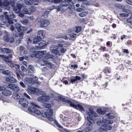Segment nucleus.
Returning <instances> with one entry per match:
<instances>
[{
  "label": "nucleus",
  "instance_id": "f257e3e1",
  "mask_svg": "<svg viewBox=\"0 0 132 132\" xmlns=\"http://www.w3.org/2000/svg\"><path fill=\"white\" fill-rule=\"evenodd\" d=\"M89 112H86L87 120L89 121L87 123V127L84 129V130L86 132H89L91 131L93 129V125L94 122V121L93 122L91 121L93 120L92 117H96L98 116V114L94 111L92 108H89Z\"/></svg>",
  "mask_w": 132,
  "mask_h": 132
},
{
  "label": "nucleus",
  "instance_id": "f03ea898",
  "mask_svg": "<svg viewBox=\"0 0 132 132\" xmlns=\"http://www.w3.org/2000/svg\"><path fill=\"white\" fill-rule=\"evenodd\" d=\"M113 123V121H112L107 120L106 119H103L102 121H98L97 122V124L101 126L102 129L104 131L107 129H111L112 128V127L108 123L112 124Z\"/></svg>",
  "mask_w": 132,
  "mask_h": 132
},
{
  "label": "nucleus",
  "instance_id": "7ed1b4c3",
  "mask_svg": "<svg viewBox=\"0 0 132 132\" xmlns=\"http://www.w3.org/2000/svg\"><path fill=\"white\" fill-rule=\"evenodd\" d=\"M27 91L30 94H44V92L41 89L32 86H29Z\"/></svg>",
  "mask_w": 132,
  "mask_h": 132
},
{
  "label": "nucleus",
  "instance_id": "20e7f679",
  "mask_svg": "<svg viewBox=\"0 0 132 132\" xmlns=\"http://www.w3.org/2000/svg\"><path fill=\"white\" fill-rule=\"evenodd\" d=\"M61 99L64 102H65L67 103H69L71 106L73 107L74 108L81 111H85V110L84 108L81 105L79 104H78L77 105L75 104L70 101L66 100L63 98H61Z\"/></svg>",
  "mask_w": 132,
  "mask_h": 132
},
{
  "label": "nucleus",
  "instance_id": "39448f33",
  "mask_svg": "<svg viewBox=\"0 0 132 132\" xmlns=\"http://www.w3.org/2000/svg\"><path fill=\"white\" fill-rule=\"evenodd\" d=\"M12 94L11 91L7 89L5 87L0 86V99L2 97V95L6 96H9Z\"/></svg>",
  "mask_w": 132,
  "mask_h": 132
},
{
  "label": "nucleus",
  "instance_id": "423d86ee",
  "mask_svg": "<svg viewBox=\"0 0 132 132\" xmlns=\"http://www.w3.org/2000/svg\"><path fill=\"white\" fill-rule=\"evenodd\" d=\"M7 88L9 89L12 90L17 92L20 90V89L19 87L15 84L11 83L9 84L7 86Z\"/></svg>",
  "mask_w": 132,
  "mask_h": 132
},
{
  "label": "nucleus",
  "instance_id": "0eeeda50",
  "mask_svg": "<svg viewBox=\"0 0 132 132\" xmlns=\"http://www.w3.org/2000/svg\"><path fill=\"white\" fill-rule=\"evenodd\" d=\"M50 99V97L48 95H44L39 97L37 98V100L40 102L43 103L49 101Z\"/></svg>",
  "mask_w": 132,
  "mask_h": 132
},
{
  "label": "nucleus",
  "instance_id": "6e6552de",
  "mask_svg": "<svg viewBox=\"0 0 132 132\" xmlns=\"http://www.w3.org/2000/svg\"><path fill=\"white\" fill-rule=\"evenodd\" d=\"M21 1H19L17 3V6L13 8V10L16 13H18L20 11V10L23 4H21Z\"/></svg>",
  "mask_w": 132,
  "mask_h": 132
},
{
  "label": "nucleus",
  "instance_id": "1a4fd4ad",
  "mask_svg": "<svg viewBox=\"0 0 132 132\" xmlns=\"http://www.w3.org/2000/svg\"><path fill=\"white\" fill-rule=\"evenodd\" d=\"M19 103L25 108L27 107L29 104L28 102L24 98H21L19 101Z\"/></svg>",
  "mask_w": 132,
  "mask_h": 132
},
{
  "label": "nucleus",
  "instance_id": "9d476101",
  "mask_svg": "<svg viewBox=\"0 0 132 132\" xmlns=\"http://www.w3.org/2000/svg\"><path fill=\"white\" fill-rule=\"evenodd\" d=\"M40 26L41 27H46L50 24V22L46 20H41Z\"/></svg>",
  "mask_w": 132,
  "mask_h": 132
},
{
  "label": "nucleus",
  "instance_id": "9b49d317",
  "mask_svg": "<svg viewBox=\"0 0 132 132\" xmlns=\"http://www.w3.org/2000/svg\"><path fill=\"white\" fill-rule=\"evenodd\" d=\"M11 75L12 76L11 77V76L9 77L6 78L5 79V81L7 82L11 83L16 82L17 81V80L15 78L12 77L15 76V75L12 74V75Z\"/></svg>",
  "mask_w": 132,
  "mask_h": 132
},
{
  "label": "nucleus",
  "instance_id": "f8f14e48",
  "mask_svg": "<svg viewBox=\"0 0 132 132\" xmlns=\"http://www.w3.org/2000/svg\"><path fill=\"white\" fill-rule=\"evenodd\" d=\"M31 107L28 108V110L29 111L34 112V110H35V108L34 107L39 108V106L33 102H31L30 103Z\"/></svg>",
  "mask_w": 132,
  "mask_h": 132
},
{
  "label": "nucleus",
  "instance_id": "ddd939ff",
  "mask_svg": "<svg viewBox=\"0 0 132 132\" xmlns=\"http://www.w3.org/2000/svg\"><path fill=\"white\" fill-rule=\"evenodd\" d=\"M24 82L27 85L32 84L33 83V81L32 78L31 77H28L25 78L24 80Z\"/></svg>",
  "mask_w": 132,
  "mask_h": 132
},
{
  "label": "nucleus",
  "instance_id": "4468645a",
  "mask_svg": "<svg viewBox=\"0 0 132 132\" xmlns=\"http://www.w3.org/2000/svg\"><path fill=\"white\" fill-rule=\"evenodd\" d=\"M46 45V44L45 41L40 40L37 45H36V46L38 48H42L43 47L45 46Z\"/></svg>",
  "mask_w": 132,
  "mask_h": 132
},
{
  "label": "nucleus",
  "instance_id": "2eb2a0df",
  "mask_svg": "<svg viewBox=\"0 0 132 132\" xmlns=\"http://www.w3.org/2000/svg\"><path fill=\"white\" fill-rule=\"evenodd\" d=\"M51 116H52L49 115V116H48V117H47V118L51 121H54L55 123L59 127L61 128H63V127L57 122L56 120H55V119H53Z\"/></svg>",
  "mask_w": 132,
  "mask_h": 132
},
{
  "label": "nucleus",
  "instance_id": "dca6fc26",
  "mask_svg": "<svg viewBox=\"0 0 132 132\" xmlns=\"http://www.w3.org/2000/svg\"><path fill=\"white\" fill-rule=\"evenodd\" d=\"M81 78L78 76H76L75 77H72L70 81L72 83L77 81L78 80H79Z\"/></svg>",
  "mask_w": 132,
  "mask_h": 132
},
{
  "label": "nucleus",
  "instance_id": "f3484780",
  "mask_svg": "<svg viewBox=\"0 0 132 132\" xmlns=\"http://www.w3.org/2000/svg\"><path fill=\"white\" fill-rule=\"evenodd\" d=\"M46 52L45 51H38L37 52V53H37L36 58H38L40 56L43 55Z\"/></svg>",
  "mask_w": 132,
  "mask_h": 132
},
{
  "label": "nucleus",
  "instance_id": "a211bd4d",
  "mask_svg": "<svg viewBox=\"0 0 132 132\" xmlns=\"http://www.w3.org/2000/svg\"><path fill=\"white\" fill-rule=\"evenodd\" d=\"M15 27L17 29L18 32H20L21 31L22 26L20 23H16L15 24Z\"/></svg>",
  "mask_w": 132,
  "mask_h": 132
},
{
  "label": "nucleus",
  "instance_id": "6ab92c4d",
  "mask_svg": "<svg viewBox=\"0 0 132 132\" xmlns=\"http://www.w3.org/2000/svg\"><path fill=\"white\" fill-rule=\"evenodd\" d=\"M0 50L2 53H10L11 52V51L10 50L6 48H0Z\"/></svg>",
  "mask_w": 132,
  "mask_h": 132
},
{
  "label": "nucleus",
  "instance_id": "aec40b11",
  "mask_svg": "<svg viewBox=\"0 0 132 132\" xmlns=\"http://www.w3.org/2000/svg\"><path fill=\"white\" fill-rule=\"evenodd\" d=\"M28 71L30 72L33 73L35 72V69L31 65H29L28 67Z\"/></svg>",
  "mask_w": 132,
  "mask_h": 132
},
{
  "label": "nucleus",
  "instance_id": "412c9836",
  "mask_svg": "<svg viewBox=\"0 0 132 132\" xmlns=\"http://www.w3.org/2000/svg\"><path fill=\"white\" fill-rule=\"evenodd\" d=\"M42 61L44 64V65H46L47 67H49V68H51L52 67L51 64L47 60L43 59Z\"/></svg>",
  "mask_w": 132,
  "mask_h": 132
},
{
  "label": "nucleus",
  "instance_id": "4be33fe9",
  "mask_svg": "<svg viewBox=\"0 0 132 132\" xmlns=\"http://www.w3.org/2000/svg\"><path fill=\"white\" fill-rule=\"evenodd\" d=\"M0 56L1 57L3 58V60L6 62L7 63H10L11 61L9 60V57L8 56L5 55H0Z\"/></svg>",
  "mask_w": 132,
  "mask_h": 132
},
{
  "label": "nucleus",
  "instance_id": "5701e85b",
  "mask_svg": "<svg viewBox=\"0 0 132 132\" xmlns=\"http://www.w3.org/2000/svg\"><path fill=\"white\" fill-rule=\"evenodd\" d=\"M41 39L40 37L37 36L34 38L33 39V43L34 44H36L37 45L39 41Z\"/></svg>",
  "mask_w": 132,
  "mask_h": 132
},
{
  "label": "nucleus",
  "instance_id": "b1692460",
  "mask_svg": "<svg viewBox=\"0 0 132 132\" xmlns=\"http://www.w3.org/2000/svg\"><path fill=\"white\" fill-rule=\"evenodd\" d=\"M58 48L59 47L58 46L54 45H52L50 47V50L52 53L55 50H57Z\"/></svg>",
  "mask_w": 132,
  "mask_h": 132
},
{
  "label": "nucleus",
  "instance_id": "393cba45",
  "mask_svg": "<svg viewBox=\"0 0 132 132\" xmlns=\"http://www.w3.org/2000/svg\"><path fill=\"white\" fill-rule=\"evenodd\" d=\"M38 36L39 37H40L42 39V37H44V35L43 34V31L42 30H40L38 32Z\"/></svg>",
  "mask_w": 132,
  "mask_h": 132
},
{
  "label": "nucleus",
  "instance_id": "a878e982",
  "mask_svg": "<svg viewBox=\"0 0 132 132\" xmlns=\"http://www.w3.org/2000/svg\"><path fill=\"white\" fill-rule=\"evenodd\" d=\"M96 112L100 114H103L105 113V111L101 109H97Z\"/></svg>",
  "mask_w": 132,
  "mask_h": 132
},
{
  "label": "nucleus",
  "instance_id": "bb28decb",
  "mask_svg": "<svg viewBox=\"0 0 132 132\" xmlns=\"http://www.w3.org/2000/svg\"><path fill=\"white\" fill-rule=\"evenodd\" d=\"M2 73L3 74L9 75V77H10L11 75L12 74L11 72L8 70L4 71L2 72Z\"/></svg>",
  "mask_w": 132,
  "mask_h": 132
},
{
  "label": "nucleus",
  "instance_id": "cd10ccee",
  "mask_svg": "<svg viewBox=\"0 0 132 132\" xmlns=\"http://www.w3.org/2000/svg\"><path fill=\"white\" fill-rule=\"evenodd\" d=\"M88 13L87 12H84L79 13L78 15L81 17H83L87 15Z\"/></svg>",
  "mask_w": 132,
  "mask_h": 132
},
{
  "label": "nucleus",
  "instance_id": "c85d7f7f",
  "mask_svg": "<svg viewBox=\"0 0 132 132\" xmlns=\"http://www.w3.org/2000/svg\"><path fill=\"white\" fill-rule=\"evenodd\" d=\"M5 18L7 19L8 21V22L9 24H12L13 23V20L12 19L10 18L9 16L8 15H6L5 16Z\"/></svg>",
  "mask_w": 132,
  "mask_h": 132
},
{
  "label": "nucleus",
  "instance_id": "c756f323",
  "mask_svg": "<svg viewBox=\"0 0 132 132\" xmlns=\"http://www.w3.org/2000/svg\"><path fill=\"white\" fill-rule=\"evenodd\" d=\"M22 12L24 14H28V15H30L31 14V13L30 12H29L27 9L25 8L23 9Z\"/></svg>",
  "mask_w": 132,
  "mask_h": 132
},
{
  "label": "nucleus",
  "instance_id": "7c9ffc66",
  "mask_svg": "<svg viewBox=\"0 0 132 132\" xmlns=\"http://www.w3.org/2000/svg\"><path fill=\"white\" fill-rule=\"evenodd\" d=\"M40 114L43 117L45 118H47L49 116L48 113L47 112H42Z\"/></svg>",
  "mask_w": 132,
  "mask_h": 132
},
{
  "label": "nucleus",
  "instance_id": "2f4dec72",
  "mask_svg": "<svg viewBox=\"0 0 132 132\" xmlns=\"http://www.w3.org/2000/svg\"><path fill=\"white\" fill-rule=\"evenodd\" d=\"M24 2L28 5H31L33 3L32 0H24Z\"/></svg>",
  "mask_w": 132,
  "mask_h": 132
},
{
  "label": "nucleus",
  "instance_id": "473e14b6",
  "mask_svg": "<svg viewBox=\"0 0 132 132\" xmlns=\"http://www.w3.org/2000/svg\"><path fill=\"white\" fill-rule=\"evenodd\" d=\"M13 97L15 99L17 100L20 98V96L18 94L16 93H14L13 95Z\"/></svg>",
  "mask_w": 132,
  "mask_h": 132
},
{
  "label": "nucleus",
  "instance_id": "72a5a7b5",
  "mask_svg": "<svg viewBox=\"0 0 132 132\" xmlns=\"http://www.w3.org/2000/svg\"><path fill=\"white\" fill-rule=\"evenodd\" d=\"M62 38L65 39H68V37L65 34H63V35L61 34V35H60V36L59 37H57V38Z\"/></svg>",
  "mask_w": 132,
  "mask_h": 132
},
{
  "label": "nucleus",
  "instance_id": "f704fd0d",
  "mask_svg": "<svg viewBox=\"0 0 132 132\" xmlns=\"http://www.w3.org/2000/svg\"><path fill=\"white\" fill-rule=\"evenodd\" d=\"M52 55H50L49 53H47L46 54H45L44 56V58L48 59H49L50 57H51Z\"/></svg>",
  "mask_w": 132,
  "mask_h": 132
},
{
  "label": "nucleus",
  "instance_id": "c9c22d12",
  "mask_svg": "<svg viewBox=\"0 0 132 132\" xmlns=\"http://www.w3.org/2000/svg\"><path fill=\"white\" fill-rule=\"evenodd\" d=\"M37 53V52L34 51L32 52V53L30 54V56L31 57H35L36 58L37 53Z\"/></svg>",
  "mask_w": 132,
  "mask_h": 132
},
{
  "label": "nucleus",
  "instance_id": "e433bc0d",
  "mask_svg": "<svg viewBox=\"0 0 132 132\" xmlns=\"http://www.w3.org/2000/svg\"><path fill=\"white\" fill-rule=\"evenodd\" d=\"M64 6H68L69 4V2L65 1V2H62L60 4Z\"/></svg>",
  "mask_w": 132,
  "mask_h": 132
},
{
  "label": "nucleus",
  "instance_id": "4c0bfd02",
  "mask_svg": "<svg viewBox=\"0 0 132 132\" xmlns=\"http://www.w3.org/2000/svg\"><path fill=\"white\" fill-rule=\"evenodd\" d=\"M106 117L109 119H113L114 118V117L112 114H109L106 115Z\"/></svg>",
  "mask_w": 132,
  "mask_h": 132
},
{
  "label": "nucleus",
  "instance_id": "58836bf2",
  "mask_svg": "<svg viewBox=\"0 0 132 132\" xmlns=\"http://www.w3.org/2000/svg\"><path fill=\"white\" fill-rule=\"evenodd\" d=\"M35 114L38 115H40L41 114V112L38 110L35 109V110H34V112Z\"/></svg>",
  "mask_w": 132,
  "mask_h": 132
},
{
  "label": "nucleus",
  "instance_id": "ea45409f",
  "mask_svg": "<svg viewBox=\"0 0 132 132\" xmlns=\"http://www.w3.org/2000/svg\"><path fill=\"white\" fill-rule=\"evenodd\" d=\"M76 30L75 31V32L76 33H78L79 32L81 29V27H76Z\"/></svg>",
  "mask_w": 132,
  "mask_h": 132
},
{
  "label": "nucleus",
  "instance_id": "a19ab883",
  "mask_svg": "<svg viewBox=\"0 0 132 132\" xmlns=\"http://www.w3.org/2000/svg\"><path fill=\"white\" fill-rule=\"evenodd\" d=\"M127 21L128 22L132 24V15H131L129 18L127 19Z\"/></svg>",
  "mask_w": 132,
  "mask_h": 132
},
{
  "label": "nucleus",
  "instance_id": "79ce46f5",
  "mask_svg": "<svg viewBox=\"0 0 132 132\" xmlns=\"http://www.w3.org/2000/svg\"><path fill=\"white\" fill-rule=\"evenodd\" d=\"M18 35L20 39H22L23 38V36L24 35L23 32H20L19 34Z\"/></svg>",
  "mask_w": 132,
  "mask_h": 132
},
{
  "label": "nucleus",
  "instance_id": "37998d69",
  "mask_svg": "<svg viewBox=\"0 0 132 132\" xmlns=\"http://www.w3.org/2000/svg\"><path fill=\"white\" fill-rule=\"evenodd\" d=\"M60 51L61 52L63 53H65L66 51V50L63 48H62L60 49Z\"/></svg>",
  "mask_w": 132,
  "mask_h": 132
},
{
  "label": "nucleus",
  "instance_id": "c03bdc74",
  "mask_svg": "<svg viewBox=\"0 0 132 132\" xmlns=\"http://www.w3.org/2000/svg\"><path fill=\"white\" fill-rule=\"evenodd\" d=\"M9 13L10 14L9 15L8 14L7 15L9 16V17L10 16L12 18H14L15 17V15L12 12H10Z\"/></svg>",
  "mask_w": 132,
  "mask_h": 132
},
{
  "label": "nucleus",
  "instance_id": "a18cd8bd",
  "mask_svg": "<svg viewBox=\"0 0 132 132\" xmlns=\"http://www.w3.org/2000/svg\"><path fill=\"white\" fill-rule=\"evenodd\" d=\"M52 53H54L55 54L59 56H60L61 55V54L60 53L59 51L57 50H55Z\"/></svg>",
  "mask_w": 132,
  "mask_h": 132
},
{
  "label": "nucleus",
  "instance_id": "49530a36",
  "mask_svg": "<svg viewBox=\"0 0 132 132\" xmlns=\"http://www.w3.org/2000/svg\"><path fill=\"white\" fill-rule=\"evenodd\" d=\"M63 120L64 121H67V123H70L69 122H68V121H69L70 119L69 118H68L67 117H65L64 116V118H63Z\"/></svg>",
  "mask_w": 132,
  "mask_h": 132
},
{
  "label": "nucleus",
  "instance_id": "de8ad7c7",
  "mask_svg": "<svg viewBox=\"0 0 132 132\" xmlns=\"http://www.w3.org/2000/svg\"><path fill=\"white\" fill-rule=\"evenodd\" d=\"M21 22L22 23L24 24L28 23V21L27 20L24 19L21 21Z\"/></svg>",
  "mask_w": 132,
  "mask_h": 132
},
{
  "label": "nucleus",
  "instance_id": "09e8293b",
  "mask_svg": "<svg viewBox=\"0 0 132 132\" xmlns=\"http://www.w3.org/2000/svg\"><path fill=\"white\" fill-rule=\"evenodd\" d=\"M49 12L48 11H45L43 14V15L45 17H46L48 16V15L49 14Z\"/></svg>",
  "mask_w": 132,
  "mask_h": 132
},
{
  "label": "nucleus",
  "instance_id": "8fccbe9b",
  "mask_svg": "<svg viewBox=\"0 0 132 132\" xmlns=\"http://www.w3.org/2000/svg\"><path fill=\"white\" fill-rule=\"evenodd\" d=\"M104 29L105 32H108L109 30V28L107 26H105L104 28Z\"/></svg>",
  "mask_w": 132,
  "mask_h": 132
},
{
  "label": "nucleus",
  "instance_id": "3c124183",
  "mask_svg": "<svg viewBox=\"0 0 132 132\" xmlns=\"http://www.w3.org/2000/svg\"><path fill=\"white\" fill-rule=\"evenodd\" d=\"M29 10L31 12H33L35 11V7H31L29 8Z\"/></svg>",
  "mask_w": 132,
  "mask_h": 132
},
{
  "label": "nucleus",
  "instance_id": "603ef678",
  "mask_svg": "<svg viewBox=\"0 0 132 132\" xmlns=\"http://www.w3.org/2000/svg\"><path fill=\"white\" fill-rule=\"evenodd\" d=\"M21 70L23 72H25L26 71V69L25 67L23 66H22L21 67Z\"/></svg>",
  "mask_w": 132,
  "mask_h": 132
},
{
  "label": "nucleus",
  "instance_id": "864d4df0",
  "mask_svg": "<svg viewBox=\"0 0 132 132\" xmlns=\"http://www.w3.org/2000/svg\"><path fill=\"white\" fill-rule=\"evenodd\" d=\"M30 76H31V77L33 78H34L35 79V80L37 81L38 78L37 77H36L35 75H34L33 74H32L30 75Z\"/></svg>",
  "mask_w": 132,
  "mask_h": 132
},
{
  "label": "nucleus",
  "instance_id": "5fc2aeb1",
  "mask_svg": "<svg viewBox=\"0 0 132 132\" xmlns=\"http://www.w3.org/2000/svg\"><path fill=\"white\" fill-rule=\"evenodd\" d=\"M120 15L123 17H127L128 16V14L127 13H120Z\"/></svg>",
  "mask_w": 132,
  "mask_h": 132
},
{
  "label": "nucleus",
  "instance_id": "6e6d98bb",
  "mask_svg": "<svg viewBox=\"0 0 132 132\" xmlns=\"http://www.w3.org/2000/svg\"><path fill=\"white\" fill-rule=\"evenodd\" d=\"M44 106L46 108H49L51 107V104H44Z\"/></svg>",
  "mask_w": 132,
  "mask_h": 132
},
{
  "label": "nucleus",
  "instance_id": "4d7b16f0",
  "mask_svg": "<svg viewBox=\"0 0 132 132\" xmlns=\"http://www.w3.org/2000/svg\"><path fill=\"white\" fill-rule=\"evenodd\" d=\"M33 4L35 5H37L38 3V0H32Z\"/></svg>",
  "mask_w": 132,
  "mask_h": 132
},
{
  "label": "nucleus",
  "instance_id": "13d9d810",
  "mask_svg": "<svg viewBox=\"0 0 132 132\" xmlns=\"http://www.w3.org/2000/svg\"><path fill=\"white\" fill-rule=\"evenodd\" d=\"M4 41L6 42H8L9 41V39L7 36L4 37Z\"/></svg>",
  "mask_w": 132,
  "mask_h": 132
},
{
  "label": "nucleus",
  "instance_id": "bf43d9fd",
  "mask_svg": "<svg viewBox=\"0 0 132 132\" xmlns=\"http://www.w3.org/2000/svg\"><path fill=\"white\" fill-rule=\"evenodd\" d=\"M49 114H48V115H49L50 116H52L53 115V110H52L50 109L49 111Z\"/></svg>",
  "mask_w": 132,
  "mask_h": 132
},
{
  "label": "nucleus",
  "instance_id": "052dcab7",
  "mask_svg": "<svg viewBox=\"0 0 132 132\" xmlns=\"http://www.w3.org/2000/svg\"><path fill=\"white\" fill-rule=\"evenodd\" d=\"M126 2L128 4L132 5V2L129 0H126Z\"/></svg>",
  "mask_w": 132,
  "mask_h": 132
},
{
  "label": "nucleus",
  "instance_id": "680f3d73",
  "mask_svg": "<svg viewBox=\"0 0 132 132\" xmlns=\"http://www.w3.org/2000/svg\"><path fill=\"white\" fill-rule=\"evenodd\" d=\"M4 16L3 15H1L0 16V21L1 20L3 21H5L6 20H3V19L4 18Z\"/></svg>",
  "mask_w": 132,
  "mask_h": 132
},
{
  "label": "nucleus",
  "instance_id": "e2e57ef3",
  "mask_svg": "<svg viewBox=\"0 0 132 132\" xmlns=\"http://www.w3.org/2000/svg\"><path fill=\"white\" fill-rule=\"evenodd\" d=\"M20 85L22 86L23 88H25L26 87V86L21 81L20 82Z\"/></svg>",
  "mask_w": 132,
  "mask_h": 132
},
{
  "label": "nucleus",
  "instance_id": "0e129e2a",
  "mask_svg": "<svg viewBox=\"0 0 132 132\" xmlns=\"http://www.w3.org/2000/svg\"><path fill=\"white\" fill-rule=\"evenodd\" d=\"M23 95L24 96L27 97V98H28L29 99H30L31 98H30V97L26 93H24L23 94Z\"/></svg>",
  "mask_w": 132,
  "mask_h": 132
},
{
  "label": "nucleus",
  "instance_id": "69168bd1",
  "mask_svg": "<svg viewBox=\"0 0 132 132\" xmlns=\"http://www.w3.org/2000/svg\"><path fill=\"white\" fill-rule=\"evenodd\" d=\"M69 35L71 37L75 38V37L76 34H70Z\"/></svg>",
  "mask_w": 132,
  "mask_h": 132
},
{
  "label": "nucleus",
  "instance_id": "338daca9",
  "mask_svg": "<svg viewBox=\"0 0 132 132\" xmlns=\"http://www.w3.org/2000/svg\"><path fill=\"white\" fill-rule=\"evenodd\" d=\"M22 30L23 31H25L27 30V28L26 27L24 26H22L21 28V30Z\"/></svg>",
  "mask_w": 132,
  "mask_h": 132
},
{
  "label": "nucleus",
  "instance_id": "774afa93",
  "mask_svg": "<svg viewBox=\"0 0 132 132\" xmlns=\"http://www.w3.org/2000/svg\"><path fill=\"white\" fill-rule=\"evenodd\" d=\"M24 49L25 48L23 46H20V47L19 50L20 51H22L23 50L24 51Z\"/></svg>",
  "mask_w": 132,
  "mask_h": 132
}]
</instances>
